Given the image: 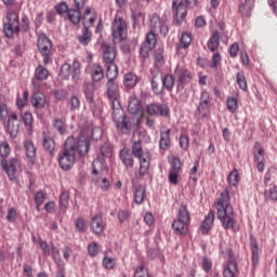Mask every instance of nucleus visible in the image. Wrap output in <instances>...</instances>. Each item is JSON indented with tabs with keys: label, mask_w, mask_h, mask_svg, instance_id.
Returning <instances> with one entry per match:
<instances>
[{
	"label": "nucleus",
	"mask_w": 277,
	"mask_h": 277,
	"mask_svg": "<svg viewBox=\"0 0 277 277\" xmlns=\"http://www.w3.org/2000/svg\"><path fill=\"white\" fill-rule=\"evenodd\" d=\"M216 209V216L220 220L224 230H234L237 233V214L230 205V193L228 188L220 194V197L214 202Z\"/></svg>",
	"instance_id": "1"
},
{
	"label": "nucleus",
	"mask_w": 277,
	"mask_h": 277,
	"mask_svg": "<svg viewBox=\"0 0 277 277\" xmlns=\"http://www.w3.org/2000/svg\"><path fill=\"white\" fill-rule=\"evenodd\" d=\"M192 222V215L186 205H182L177 212V219H175L171 226L174 235L183 237L189 233V224Z\"/></svg>",
	"instance_id": "2"
},
{
	"label": "nucleus",
	"mask_w": 277,
	"mask_h": 277,
	"mask_svg": "<svg viewBox=\"0 0 277 277\" xmlns=\"http://www.w3.org/2000/svg\"><path fill=\"white\" fill-rule=\"evenodd\" d=\"M106 78L108 79L106 83V96L108 101L111 103L113 111L116 109L122 108L120 105V88L118 87V72L106 74Z\"/></svg>",
	"instance_id": "3"
},
{
	"label": "nucleus",
	"mask_w": 277,
	"mask_h": 277,
	"mask_svg": "<svg viewBox=\"0 0 277 277\" xmlns=\"http://www.w3.org/2000/svg\"><path fill=\"white\" fill-rule=\"evenodd\" d=\"M200 5V0H172V12L175 16L176 25H181L187 16V8L194 9Z\"/></svg>",
	"instance_id": "4"
},
{
	"label": "nucleus",
	"mask_w": 277,
	"mask_h": 277,
	"mask_svg": "<svg viewBox=\"0 0 277 277\" xmlns=\"http://www.w3.org/2000/svg\"><path fill=\"white\" fill-rule=\"evenodd\" d=\"M132 154L140 161L137 179H144L145 174H148V170H150V158L144 157L142 140L132 141Z\"/></svg>",
	"instance_id": "5"
},
{
	"label": "nucleus",
	"mask_w": 277,
	"mask_h": 277,
	"mask_svg": "<svg viewBox=\"0 0 277 277\" xmlns=\"http://www.w3.org/2000/svg\"><path fill=\"white\" fill-rule=\"evenodd\" d=\"M58 76L65 81H68L71 77L74 83H78L81 79V63H79V60L75 58L71 65L64 63L60 68Z\"/></svg>",
	"instance_id": "6"
},
{
	"label": "nucleus",
	"mask_w": 277,
	"mask_h": 277,
	"mask_svg": "<svg viewBox=\"0 0 277 277\" xmlns=\"http://www.w3.org/2000/svg\"><path fill=\"white\" fill-rule=\"evenodd\" d=\"M113 121L116 124V128L122 135H130L133 124L131 123V117L124 114L122 108H117L113 110Z\"/></svg>",
	"instance_id": "7"
},
{
	"label": "nucleus",
	"mask_w": 277,
	"mask_h": 277,
	"mask_svg": "<svg viewBox=\"0 0 277 277\" xmlns=\"http://www.w3.org/2000/svg\"><path fill=\"white\" fill-rule=\"evenodd\" d=\"M5 18L6 23L3 24V34L5 38H12L14 34L18 36V34H21V19L18 13L9 11Z\"/></svg>",
	"instance_id": "8"
},
{
	"label": "nucleus",
	"mask_w": 277,
	"mask_h": 277,
	"mask_svg": "<svg viewBox=\"0 0 277 277\" xmlns=\"http://www.w3.org/2000/svg\"><path fill=\"white\" fill-rule=\"evenodd\" d=\"M58 166L62 170H70L75 166V150H72V140H66L64 148L58 157Z\"/></svg>",
	"instance_id": "9"
},
{
	"label": "nucleus",
	"mask_w": 277,
	"mask_h": 277,
	"mask_svg": "<svg viewBox=\"0 0 277 277\" xmlns=\"http://www.w3.org/2000/svg\"><path fill=\"white\" fill-rule=\"evenodd\" d=\"M37 48L39 53L43 57V64L47 66L51 62L53 55V42L44 32H41L37 39Z\"/></svg>",
	"instance_id": "10"
},
{
	"label": "nucleus",
	"mask_w": 277,
	"mask_h": 277,
	"mask_svg": "<svg viewBox=\"0 0 277 277\" xmlns=\"http://www.w3.org/2000/svg\"><path fill=\"white\" fill-rule=\"evenodd\" d=\"M127 22L122 17H116L111 25V36L114 44H120L123 40H127Z\"/></svg>",
	"instance_id": "11"
},
{
	"label": "nucleus",
	"mask_w": 277,
	"mask_h": 277,
	"mask_svg": "<svg viewBox=\"0 0 277 277\" xmlns=\"http://www.w3.org/2000/svg\"><path fill=\"white\" fill-rule=\"evenodd\" d=\"M67 140H71L74 153H78L79 157H85L90 153V136L81 133L78 137L69 136Z\"/></svg>",
	"instance_id": "12"
},
{
	"label": "nucleus",
	"mask_w": 277,
	"mask_h": 277,
	"mask_svg": "<svg viewBox=\"0 0 277 277\" xmlns=\"http://www.w3.org/2000/svg\"><path fill=\"white\" fill-rule=\"evenodd\" d=\"M0 166L8 175L9 181H16L18 179V171L21 170V160L18 158L0 159Z\"/></svg>",
	"instance_id": "13"
},
{
	"label": "nucleus",
	"mask_w": 277,
	"mask_h": 277,
	"mask_svg": "<svg viewBox=\"0 0 277 277\" xmlns=\"http://www.w3.org/2000/svg\"><path fill=\"white\" fill-rule=\"evenodd\" d=\"M102 49L106 74L118 72V65H116V49L107 43H104Z\"/></svg>",
	"instance_id": "14"
},
{
	"label": "nucleus",
	"mask_w": 277,
	"mask_h": 277,
	"mask_svg": "<svg viewBox=\"0 0 277 277\" xmlns=\"http://www.w3.org/2000/svg\"><path fill=\"white\" fill-rule=\"evenodd\" d=\"M225 252L227 254V266L223 269V277H239V264H237L233 249L227 248Z\"/></svg>",
	"instance_id": "15"
},
{
	"label": "nucleus",
	"mask_w": 277,
	"mask_h": 277,
	"mask_svg": "<svg viewBox=\"0 0 277 277\" xmlns=\"http://www.w3.org/2000/svg\"><path fill=\"white\" fill-rule=\"evenodd\" d=\"M83 93L87 103L90 105V109L93 116H100L101 108H98V105H96V101H94V97L96 96V88L91 82L85 83L83 88Z\"/></svg>",
	"instance_id": "16"
},
{
	"label": "nucleus",
	"mask_w": 277,
	"mask_h": 277,
	"mask_svg": "<svg viewBox=\"0 0 277 277\" xmlns=\"http://www.w3.org/2000/svg\"><path fill=\"white\" fill-rule=\"evenodd\" d=\"M174 77L176 79V82L179 83L177 90L180 88H182L183 90L185 85L192 83V80L194 79V72H192V70L185 67H181L177 65L176 68L174 69Z\"/></svg>",
	"instance_id": "17"
},
{
	"label": "nucleus",
	"mask_w": 277,
	"mask_h": 277,
	"mask_svg": "<svg viewBox=\"0 0 277 277\" xmlns=\"http://www.w3.org/2000/svg\"><path fill=\"white\" fill-rule=\"evenodd\" d=\"M147 116L170 118V107L167 104L150 103L145 106Z\"/></svg>",
	"instance_id": "18"
},
{
	"label": "nucleus",
	"mask_w": 277,
	"mask_h": 277,
	"mask_svg": "<svg viewBox=\"0 0 277 277\" xmlns=\"http://www.w3.org/2000/svg\"><path fill=\"white\" fill-rule=\"evenodd\" d=\"M6 133L14 140L16 135H18V129H21V121H18V115L16 113L12 111L9 115V118L6 119L5 123H3Z\"/></svg>",
	"instance_id": "19"
},
{
	"label": "nucleus",
	"mask_w": 277,
	"mask_h": 277,
	"mask_svg": "<svg viewBox=\"0 0 277 277\" xmlns=\"http://www.w3.org/2000/svg\"><path fill=\"white\" fill-rule=\"evenodd\" d=\"M156 45H157V35L153 32H147L145 37V42L141 45L140 55L144 60H146L150 51H153V49H155Z\"/></svg>",
	"instance_id": "20"
},
{
	"label": "nucleus",
	"mask_w": 277,
	"mask_h": 277,
	"mask_svg": "<svg viewBox=\"0 0 277 277\" xmlns=\"http://www.w3.org/2000/svg\"><path fill=\"white\" fill-rule=\"evenodd\" d=\"M211 93L207 90H203L200 93L199 105L197 106V114H201L202 118H207V111L211 109Z\"/></svg>",
	"instance_id": "21"
},
{
	"label": "nucleus",
	"mask_w": 277,
	"mask_h": 277,
	"mask_svg": "<svg viewBox=\"0 0 277 277\" xmlns=\"http://www.w3.org/2000/svg\"><path fill=\"white\" fill-rule=\"evenodd\" d=\"M74 9H70L67 13V18L72 25H79L81 23V10L85 8L81 2L74 0Z\"/></svg>",
	"instance_id": "22"
},
{
	"label": "nucleus",
	"mask_w": 277,
	"mask_h": 277,
	"mask_svg": "<svg viewBox=\"0 0 277 277\" xmlns=\"http://www.w3.org/2000/svg\"><path fill=\"white\" fill-rule=\"evenodd\" d=\"M51 252L53 254V259L57 265L56 276L55 277H66V267L64 266V261L62 259H57L60 256V249L55 247V243L51 242Z\"/></svg>",
	"instance_id": "23"
},
{
	"label": "nucleus",
	"mask_w": 277,
	"mask_h": 277,
	"mask_svg": "<svg viewBox=\"0 0 277 277\" xmlns=\"http://www.w3.org/2000/svg\"><path fill=\"white\" fill-rule=\"evenodd\" d=\"M23 147L25 150L26 161H28L30 166H34V163H36V159H38V156L36 155V145H34L32 141L26 140L23 143Z\"/></svg>",
	"instance_id": "24"
},
{
	"label": "nucleus",
	"mask_w": 277,
	"mask_h": 277,
	"mask_svg": "<svg viewBox=\"0 0 277 277\" xmlns=\"http://www.w3.org/2000/svg\"><path fill=\"white\" fill-rule=\"evenodd\" d=\"M213 222H215V213L211 210L202 221L199 227V233L203 236L209 235V233H211V228H213Z\"/></svg>",
	"instance_id": "25"
},
{
	"label": "nucleus",
	"mask_w": 277,
	"mask_h": 277,
	"mask_svg": "<svg viewBox=\"0 0 277 277\" xmlns=\"http://www.w3.org/2000/svg\"><path fill=\"white\" fill-rule=\"evenodd\" d=\"M249 246L251 250L252 266L256 267V265H259V241L254 235L249 236Z\"/></svg>",
	"instance_id": "26"
},
{
	"label": "nucleus",
	"mask_w": 277,
	"mask_h": 277,
	"mask_svg": "<svg viewBox=\"0 0 277 277\" xmlns=\"http://www.w3.org/2000/svg\"><path fill=\"white\" fill-rule=\"evenodd\" d=\"M133 154L131 149L123 148L119 151V159L126 168H133L135 166V159H133Z\"/></svg>",
	"instance_id": "27"
},
{
	"label": "nucleus",
	"mask_w": 277,
	"mask_h": 277,
	"mask_svg": "<svg viewBox=\"0 0 277 277\" xmlns=\"http://www.w3.org/2000/svg\"><path fill=\"white\" fill-rule=\"evenodd\" d=\"M254 0H245L240 2L238 10L242 18H250L252 15V10H254Z\"/></svg>",
	"instance_id": "28"
},
{
	"label": "nucleus",
	"mask_w": 277,
	"mask_h": 277,
	"mask_svg": "<svg viewBox=\"0 0 277 277\" xmlns=\"http://www.w3.org/2000/svg\"><path fill=\"white\" fill-rule=\"evenodd\" d=\"M90 75L94 83H98L103 81L105 77V71L103 70V66H101V64L98 63L91 65Z\"/></svg>",
	"instance_id": "29"
},
{
	"label": "nucleus",
	"mask_w": 277,
	"mask_h": 277,
	"mask_svg": "<svg viewBox=\"0 0 277 277\" xmlns=\"http://www.w3.org/2000/svg\"><path fill=\"white\" fill-rule=\"evenodd\" d=\"M42 147H43V150L50 155V157H55V138L54 137L43 134Z\"/></svg>",
	"instance_id": "30"
},
{
	"label": "nucleus",
	"mask_w": 277,
	"mask_h": 277,
	"mask_svg": "<svg viewBox=\"0 0 277 277\" xmlns=\"http://www.w3.org/2000/svg\"><path fill=\"white\" fill-rule=\"evenodd\" d=\"M82 34L77 37V40L82 47H88L92 42V30H90V26L85 23H82Z\"/></svg>",
	"instance_id": "31"
},
{
	"label": "nucleus",
	"mask_w": 277,
	"mask_h": 277,
	"mask_svg": "<svg viewBox=\"0 0 277 277\" xmlns=\"http://www.w3.org/2000/svg\"><path fill=\"white\" fill-rule=\"evenodd\" d=\"M91 230L94 235H101L105 230V223H103V216L96 214L91 219Z\"/></svg>",
	"instance_id": "32"
},
{
	"label": "nucleus",
	"mask_w": 277,
	"mask_h": 277,
	"mask_svg": "<svg viewBox=\"0 0 277 277\" xmlns=\"http://www.w3.org/2000/svg\"><path fill=\"white\" fill-rule=\"evenodd\" d=\"M172 130L167 129L166 131H160L159 148L160 150H168L172 146V138L170 137Z\"/></svg>",
	"instance_id": "33"
},
{
	"label": "nucleus",
	"mask_w": 277,
	"mask_h": 277,
	"mask_svg": "<svg viewBox=\"0 0 277 277\" xmlns=\"http://www.w3.org/2000/svg\"><path fill=\"white\" fill-rule=\"evenodd\" d=\"M166 64V50L163 47L158 48L154 54V66L157 70H161V67Z\"/></svg>",
	"instance_id": "34"
},
{
	"label": "nucleus",
	"mask_w": 277,
	"mask_h": 277,
	"mask_svg": "<svg viewBox=\"0 0 277 277\" xmlns=\"http://www.w3.org/2000/svg\"><path fill=\"white\" fill-rule=\"evenodd\" d=\"M138 81L140 78L137 77V75H135V72L130 71L123 76V85L128 90H133V88L137 85Z\"/></svg>",
	"instance_id": "35"
},
{
	"label": "nucleus",
	"mask_w": 277,
	"mask_h": 277,
	"mask_svg": "<svg viewBox=\"0 0 277 277\" xmlns=\"http://www.w3.org/2000/svg\"><path fill=\"white\" fill-rule=\"evenodd\" d=\"M31 105L35 109H44L47 96H44L42 92L34 93L31 96Z\"/></svg>",
	"instance_id": "36"
},
{
	"label": "nucleus",
	"mask_w": 277,
	"mask_h": 277,
	"mask_svg": "<svg viewBox=\"0 0 277 277\" xmlns=\"http://www.w3.org/2000/svg\"><path fill=\"white\" fill-rule=\"evenodd\" d=\"M146 198V186L137 185L134 187L133 200L135 205H143Z\"/></svg>",
	"instance_id": "37"
},
{
	"label": "nucleus",
	"mask_w": 277,
	"mask_h": 277,
	"mask_svg": "<svg viewBox=\"0 0 277 277\" xmlns=\"http://www.w3.org/2000/svg\"><path fill=\"white\" fill-rule=\"evenodd\" d=\"M92 174L94 176H97V174H101V172H105L107 170V166L105 164V159L101 158V156H97L92 162Z\"/></svg>",
	"instance_id": "38"
},
{
	"label": "nucleus",
	"mask_w": 277,
	"mask_h": 277,
	"mask_svg": "<svg viewBox=\"0 0 277 277\" xmlns=\"http://www.w3.org/2000/svg\"><path fill=\"white\" fill-rule=\"evenodd\" d=\"M140 105L142 102L135 95H131L128 100V111L129 114H140Z\"/></svg>",
	"instance_id": "39"
},
{
	"label": "nucleus",
	"mask_w": 277,
	"mask_h": 277,
	"mask_svg": "<svg viewBox=\"0 0 277 277\" xmlns=\"http://www.w3.org/2000/svg\"><path fill=\"white\" fill-rule=\"evenodd\" d=\"M52 127L60 135H66V131L68 130V124H66V120L57 117L54 118Z\"/></svg>",
	"instance_id": "40"
},
{
	"label": "nucleus",
	"mask_w": 277,
	"mask_h": 277,
	"mask_svg": "<svg viewBox=\"0 0 277 277\" xmlns=\"http://www.w3.org/2000/svg\"><path fill=\"white\" fill-rule=\"evenodd\" d=\"M207 47L212 53H215V50L220 48V32L217 30L212 32L210 39L208 40Z\"/></svg>",
	"instance_id": "41"
},
{
	"label": "nucleus",
	"mask_w": 277,
	"mask_h": 277,
	"mask_svg": "<svg viewBox=\"0 0 277 277\" xmlns=\"http://www.w3.org/2000/svg\"><path fill=\"white\" fill-rule=\"evenodd\" d=\"M161 81L162 88L168 90V92H172V90H174V83H176V77L172 74H167L164 77H162Z\"/></svg>",
	"instance_id": "42"
},
{
	"label": "nucleus",
	"mask_w": 277,
	"mask_h": 277,
	"mask_svg": "<svg viewBox=\"0 0 277 277\" xmlns=\"http://www.w3.org/2000/svg\"><path fill=\"white\" fill-rule=\"evenodd\" d=\"M192 44V34L183 32L180 38V42L176 44V51H181V49H189Z\"/></svg>",
	"instance_id": "43"
},
{
	"label": "nucleus",
	"mask_w": 277,
	"mask_h": 277,
	"mask_svg": "<svg viewBox=\"0 0 277 277\" xmlns=\"http://www.w3.org/2000/svg\"><path fill=\"white\" fill-rule=\"evenodd\" d=\"M253 161H265V149L259 142L253 146Z\"/></svg>",
	"instance_id": "44"
},
{
	"label": "nucleus",
	"mask_w": 277,
	"mask_h": 277,
	"mask_svg": "<svg viewBox=\"0 0 277 277\" xmlns=\"http://www.w3.org/2000/svg\"><path fill=\"white\" fill-rule=\"evenodd\" d=\"M35 79H37V81H47V79H49V69L39 65L35 69Z\"/></svg>",
	"instance_id": "45"
},
{
	"label": "nucleus",
	"mask_w": 277,
	"mask_h": 277,
	"mask_svg": "<svg viewBox=\"0 0 277 277\" xmlns=\"http://www.w3.org/2000/svg\"><path fill=\"white\" fill-rule=\"evenodd\" d=\"M239 181H241L239 171H237V169H233L227 176V183L233 187H237L239 185Z\"/></svg>",
	"instance_id": "46"
},
{
	"label": "nucleus",
	"mask_w": 277,
	"mask_h": 277,
	"mask_svg": "<svg viewBox=\"0 0 277 277\" xmlns=\"http://www.w3.org/2000/svg\"><path fill=\"white\" fill-rule=\"evenodd\" d=\"M70 200V193H68L67 190L62 192L60 195V209H62L63 211H66V209H68V202Z\"/></svg>",
	"instance_id": "47"
},
{
	"label": "nucleus",
	"mask_w": 277,
	"mask_h": 277,
	"mask_svg": "<svg viewBox=\"0 0 277 277\" xmlns=\"http://www.w3.org/2000/svg\"><path fill=\"white\" fill-rule=\"evenodd\" d=\"M10 110L8 109V104L5 102H0V121L5 124L8 118H10Z\"/></svg>",
	"instance_id": "48"
},
{
	"label": "nucleus",
	"mask_w": 277,
	"mask_h": 277,
	"mask_svg": "<svg viewBox=\"0 0 277 277\" xmlns=\"http://www.w3.org/2000/svg\"><path fill=\"white\" fill-rule=\"evenodd\" d=\"M162 24H163V21L159 18V16L154 15L150 18L151 30L149 31V34H157Z\"/></svg>",
	"instance_id": "49"
},
{
	"label": "nucleus",
	"mask_w": 277,
	"mask_h": 277,
	"mask_svg": "<svg viewBox=\"0 0 277 277\" xmlns=\"http://www.w3.org/2000/svg\"><path fill=\"white\" fill-rule=\"evenodd\" d=\"M98 157H101V159H107L111 157V145H109L108 143L102 145L100 148Z\"/></svg>",
	"instance_id": "50"
},
{
	"label": "nucleus",
	"mask_w": 277,
	"mask_h": 277,
	"mask_svg": "<svg viewBox=\"0 0 277 277\" xmlns=\"http://www.w3.org/2000/svg\"><path fill=\"white\" fill-rule=\"evenodd\" d=\"M236 81L240 90L248 92V82L246 81V76H243V72H238L236 75Z\"/></svg>",
	"instance_id": "51"
},
{
	"label": "nucleus",
	"mask_w": 277,
	"mask_h": 277,
	"mask_svg": "<svg viewBox=\"0 0 277 277\" xmlns=\"http://www.w3.org/2000/svg\"><path fill=\"white\" fill-rule=\"evenodd\" d=\"M10 143L3 142L0 144V159H8L10 157Z\"/></svg>",
	"instance_id": "52"
},
{
	"label": "nucleus",
	"mask_w": 277,
	"mask_h": 277,
	"mask_svg": "<svg viewBox=\"0 0 277 277\" xmlns=\"http://www.w3.org/2000/svg\"><path fill=\"white\" fill-rule=\"evenodd\" d=\"M54 10L56 13H58L61 16L62 14H68L70 12V9L68 8V3L66 2H60L54 6Z\"/></svg>",
	"instance_id": "53"
},
{
	"label": "nucleus",
	"mask_w": 277,
	"mask_h": 277,
	"mask_svg": "<svg viewBox=\"0 0 277 277\" xmlns=\"http://www.w3.org/2000/svg\"><path fill=\"white\" fill-rule=\"evenodd\" d=\"M182 163H181V159H179V157H174L171 160V170H169L170 172H182Z\"/></svg>",
	"instance_id": "54"
},
{
	"label": "nucleus",
	"mask_w": 277,
	"mask_h": 277,
	"mask_svg": "<svg viewBox=\"0 0 277 277\" xmlns=\"http://www.w3.org/2000/svg\"><path fill=\"white\" fill-rule=\"evenodd\" d=\"M69 110L76 111V109H79L81 107V101L77 97V95H72L69 98Z\"/></svg>",
	"instance_id": "55"
},
{
	"label": "nucleus",
	"mask_w": 277,
	"mask_h": 277,
	"mask_svg": "<svg viewBox=\"0 0 277 277\" xmlns=\"http://www.w3.org/2000/svg\"><path fill=\"white\" fill-rule=\"evenodd\" d=\"M155 79H157V76H153V78H151V81H150L151 90H153L154 94H156V96H159L163 92V87L160 88L159 83Z\"/></svg>",
	"instance_id": "56"
},
{
	"label": "nucleus",
	"mask_w": 277,
	"mask_h": 277,
	"mask_svg": "<svg viewBox=\"0 0 277 277\" xmlns=\"http://www.w3.org/2000/svg\"><path fill=\"white\" fill-rule=\"evenodd\" d=\"M226 105H227V109H228V111H230V114H235V111H237V107H238L237 98L227 97Z\"/></svg>",
	"instance_id": "57"
},
{
	"label": "nucleus",
	"mask_w": 277,
	"mask_h": 277,
	"mask_svg": "<svg viewBox=\"0 0 277 277\" xmlns=\"http://www.w3.org/2000/svg\"><path fill=\"white\" fill-rule=\"evenodd\" d=\"M22 120L25 127H31L34 124V115L29 111H25L22 116Z\"/></svg>",
	"instance_id": "58"
},
{
	"label": "nucleus",
	"mask_w": 277,
	"mask_h": 277,
	"mask_svg": "<svg viewBox=\"0 0 277 277\" xmlns=\"http://www.w3.org/2000/svg\"><path fill=\"white\" fill-rule=\"evenodd\" d=\"M35 203L37 206V209H40L42 205H44V193L42 190H38L35 195Z\"/></svg>",
	"instance_id": "59"
},
{
	"label": "nucleus",
	"mask_w": 277,
	"mask_h": 277,
	"mask_svg": "<svg viewBox=\"0 0 277 277\" xmlns=\"http://www.w3.org/2000/svg\"><path fill=\"white\" fill-rule=\"evenodd\" d=\"M21 29H22V31H24V34L29 32V29H30V27H29V17L27 15H24L22 17V23L19 25V31H21Z\"/></svg>",
	"instance_id": "60"
},
{
	"label": "nucleus",
	"mask_w": 277,
	"mask_h": 277,
	"mask_svg": "<svg viewBox=\"0 0 277 277\" xmlns=\"http://www.w3.org/2000/svg\"><path fill=\"white\" fill-rule=\"evenodd\" d=\"M66 96H68V91H66V89H58L54 91V98L56 101H65Z\"/></svg>",
	"instance_id": "61"
},
{
	"label": "nucleus",
	"mask_w": 277,
	"mask_h": 277,
	"mask_svg": "<svg viewBox=\"0 0 277 277\" xmlns=\"http://www.w3.org/2000/svg\"><path fill=\"white\" fill-rule=\"evenodd\" d=\"M103 265L106 269H114L116 267V259L105 256L103 259Z\"/></svg>",
	"instance_id": "62"
},
{
	"label": "nucleus",
	"mask_w": 277,
	"mask_h": 277,
	"mask_svg": "<svg viewBox=\"0 0 277 277\" xmlns=\"http://www.w3.org/2000/svg\"><path fill=\"white\" fill-rule=\"evenodd\" d=\"M180 172L176 171H169V183H171V185H179V176H180Z\"/></svg>",
	"instance_id": "63"
},
{
	"label": "nucleus",
	"mask_w": 277,
	"mask_h": 277,
	"mask_svg": "<svg viewBox=\"0 0 277 277\" xmlns=\"http://www.w3.org/2000/svg\"><path fill=\"white\" fill-rule=\"evenodd\" d=\"M88 252L90 256H96V254H98V245L96 242L89 243Z\"/></svg>",
	"instance_id": "64"
}]
</instances>
